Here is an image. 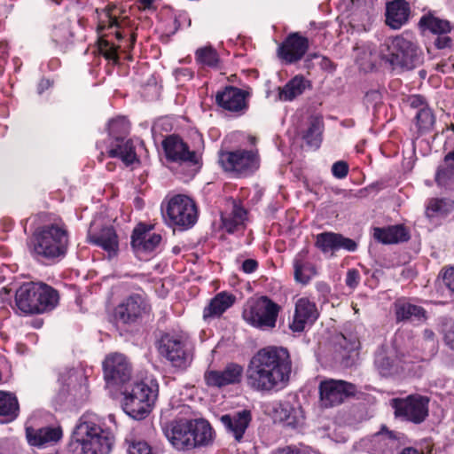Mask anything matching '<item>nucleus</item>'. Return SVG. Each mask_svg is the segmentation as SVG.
Wrapping results in <instances>:
<instances>
[{
	"label": "nucleus",
	"mask_w": 454,
	"mask_h": 454,
	"mask_svg": "<svg viewBox=\"0 0 454 454\" xmlns=\"http://www.w3.org/2000/svg\"><path fill=\"white\" fill-rule=\"evenodd\" d=\"M318 389L321 405L326 408L340 404L356 391L354 384L333 379L322 380Z\"/></svg>",
	"instance_id": "nucleus-12"
},
{
	"label": "nucleus",
	"mask_w": 454,
	"mask_h": 454,
	"mask_svg": "<svg viewBox=\"0 0 454 454\" xmlns=\"http://www.w3.org/2000/svg\"><path fill=\"white\" fill-rule=\"evenodd\" d=\"M117 422L114 414L106 419L87 411L82 415L73 433L69 448L82 454H109L114 444Z\"/></svg>",
	"instance_id": "nucleus-2"
},
{
	"label": "nucleus",
	"mask_w": 454,
	"mask_h": 454,
	"mask_svg": "<svg viewBox=\"0 0 454 454\" xmlns=\"http://www.w3.org/2000/svg\"><path fill=\"white\" fill-rule=\"evenodd\" d=\"M275 411H277L280 419L286 427L300 428L305 424L306 417L304 411L296 398H293L292 401L285 400L280 402Z\"/></svg>",
	"instance_id": "nucleus-24"
},
{
	"label": "nucleus",
	"mask_w": 454,
	"mask_h": 454,
	"mask_svg": "<svg viewBox=\"0 0 454 454\" xmlns=\"http://www.w3.org/2000/svg\"><path fill=\"white\" fill-rule=\"evenodd\" d=\"M374 364L380 374L384 377L394 375L402 369L400 360L395 357L394 352L384 348L377 351Z\"/></svg>",
	"instance_id": "nucleus-29"
},
{
	"label": "nucleus",
	"mask_w": 454,
	"mask_h": 454,
	"mask_svg": "<svg viewBox=\"0 0 454 454\" xmlns=\"http://www.w3.org/2000/svg\"><path fill=\"white\" fill-rule=\"evenodd\" d=\"M395 317L400 321H425L427 318L426 310L420 307L407 301H398L395 303Z\"/></svg>",
	"instance_id": "nucleus-36"
},
{
	"label": "nucleus",
	"mask_w": 454,
	"mask_h": 454,
	"mask_svg": "<svg viewBox=\"0 0 454 454\" xmlns=\"http://www.w3.org/2000/svg\"><path fill=\"white\" fill-rule=\"evenodd\" d=\"M246 92L232 86L226 87L216 94L217 104L229 112L242 114L247 109Z\"/></svg>",
	"instance_id": "nucleus-22"
},
{
	"label": "nucleus",
	"mask_w": 454,
	"mask_h": 454,
	"mask_svg": "<svg viewBox=\"0 0 454 454\" xmlns=\"http://www.w3.org/2000/svg\"><path fill=\"white\" fill-rule=\"evenodd\" d=\"M87 240L97 247H101L108 254V258L115 256L119 250L118 236L111 226L101 228L98 231H94L91 224L88 231Z\"/></svg>",
	"instance_id": "nucleus-20"
},
{
	"label": "nucleus",
	"mask_w": 454,
	"mask_h": 454,
	"mask_svg": "<svg viewBox=\"0 0 454 454\" xmlns=\"http://www.w3.org/2000/svg\"><path fill=\"white\" fill-rule=\"evenodd\" d=\"M251 419V412L247 410H242L232 414H225L220 418V421L223 425L226 432L231 434L237 442H242Z\"/></svg>",
	"instance_id": "nucleus-23"
},
{
	"label": "nucleus",
	"mask_w": 454,
	"mask_h": 454,
	"mask_svg": "<svg viewBox=\"0 0 454 454\" xmlns=\"http://www.w3.org/2000/svg\"><path fill=\"white\" fill-rule=\"evenodd\" d=\"M234 301L235 296L229 293L221 292L217 294L210 300L208 305L204 308V319L219 317L233 305Z\"/></svg>",
	"instance_id": "nucleus-32"
},
{
	"label": "nucleus",
	"mask_w": 454,
	"mask_h": 454,
	"mask_svg": "<svg viewBox=\"0 0 454 454\" xmlns=\"http://www.w3.org/2000/svg\"><path fill=\"white\" fill-rule=\"evenodd\" d=\"M222 219L223 225L229 233H233L234 231H239L240 228L244 227V224L238 223V221L236 222V219L231 215L229 216L223 217Z\"/></svg>",
	"instance_id": "nucleus-50"
},
{
	"label": "nucleus",
	"mask_w": 454,
	"mask_h": 454,
	"mask_svg": "<svg viewBox=\"0 0 454 454\" xmlns=\"http://www.w3.org/2000/svg\"><path fill=\"white\" fill-rule=\"evenodd\" d=\"M115 7L103 10L98 15V29L104 31L106 29L117 28L120 27V23L117 20V17L114 13Z\"/></svg>",
	"instance_id": "nucleus-46"
},
{
	"label": "nucleus",
	"mask_w": 454,
	"mask_h": 454,
	"mask_svg": "<svg viewBox=\"0 0 454 454\" xmlns=\"http://www.w3.org/2000/svg\"><path fill=\"white\" fill-rule=\"evenodd\" d=\"M380 58L393 69L411 70L423 62V52L411 33L388 37L380 44Z\"/></svg>",
	"instance_id": "nucleus-3"
},
{
	"label": "nucleus",
	"mask_w": 454,
	"mask_h": 454,
	"mask_svg": "<svg viewBox=\"0 0 454 454\" xmlns=\"http://www.w3.org/2000/svg\"><path fill=\"white\" fill-rule=\"evenodd\" d=\"M429 399L421 395H410L405 398H395L391 401L395 415L414 424L422 423L428 416Z\"/></svg>",
	"instance_id": "nucleus-11"
},
{
	"label": "nucleus",
	"mask_w": 454,
	"mask_h": 454,
	"mask_svg": "<svg viewBox=\"0 0 454 454\" xmlns=\"http://www.w3.org/2000/svg\"><path fill=\"white\" fill-rule=\"evenodd\" d=\"M281 309V306L268 296H261L247 301L242 317L248 325L255 328L271 330L276 326Z\"/></svg>",
	"instance_id": "nucleus-7"
},
{
	"label": "nucleus",
	"mask_w": 454,
	"mask_h": 454,
	"mask_svg": "<svg viewBox=\"0 0 454 454\" xmlns=\"http://www.w3.org/2000/svg\"><path fill=\"white\" fill-rule=\"evenodd\" d=\"M400 454H419V452L411 447L404 448Z\"/></svg>",
	"instance_id": "nucleus-63"
},
{
	"label": "nucleus",
	"mask_w": 454,
	"mask_h": 454,
	"mask_svg": "<svg viewBox=\"0 0 454 454\" xmlns=\"http://www.w3.org/2000/svg\"><path fill=\"white\" fill-rule=\"evenodd\" d=\"M309 87V82L302 75H295L288 81L283 87H278V98L280 101H293L301 96L307 88Z\"/></svg>",
	"instance_id": "nucleus-33"
},
{
	"label": "nucleus",
	"mask_w": 454,
	"mask_h": 454,
	"mask_svg": "<svg viewBox=\"0 0 454 454\" xmlns=\"http://www.w3.org/2000/svg\"><path fill=\"white\" fill-rule=\"evenodd\" d=\"M129 121L123 116L110 120L108 122V133L111 142H114L116 137L126 138L129 133Z\"/></svg>",
	"instance_id": "nucleus-42"
},
{
	"label": "nucleus",
	"mask_w": 454,
	"mask_h": 454,
	"mask_svg": "<svg viewBox=\"0 0 454 454\" xmlns=\"http://www.w3.org/2000/svg\"><path fill=\"white\" fill-rule=\"evenodd\" d=\"M153 0H138V3L144 10L150 9L153 5Z\"/></svg>",
	"instance_id": "nucleus-62"
},
{
	"label": "nucleus",
	"mask_w": 454,
	"mask_h": 454,
	"mask_svg": "<svg viewBox=\"0 0 454 454\" xmlns=\"http://www.w3.org/2000/svg\"><path fill=\"white\" fill-rule=\"evenodd\" d=\"M196 59L200 64L215 67L218 64L219 57L212 47H204L197 50Z\"/></svg>",
	"instance_id": "nucleus-48"
},
{
	"label": "nucleus",
	"mask_w": 454,
	"mask_h": 454,
	"mask_svg": "<svg viewBox=\"0 0 454 454\" xmlns=\"http://www.w3.org/2000/svg\"><path fill=\"white\" fill-rule=\"evenodd\" d=\"M176 78L180 81L182 78L190 80L192 78L193 73L189 68H180L175 71Z\"/></svg>",
	"instance_id": "nucleus-58"
},
{
	"label": "nucleus",
	"mask_w": 454,
	"mask_h": 454,
	"mask_svg": "<svg viewBox=\"0 0 454 454\" xmlns=\"http://www.w3.org/2000/svg\"><path fill=\"white\" fill-rule=\"evenodd\" d=\"M51 41L60 51H64L72 42L73 33L70 30L68 21H64L59 26H55L51 34Z\"/></svg>",
	"instance_id": "nucleus-39"
},
{
	"label": "nucleus",
	"mask_w": 454,
	"mask_h": 454,
	"mask_svg": "<svg viewBox=\"0 0 454 454\" xmlns=\"http://www.w3.org/2000/svg\"><path fill=\"white\" fill-rule=\"evenodd\" d=\"M435 182L440 186H448L454 182V163L446 162L441 164L435 174Z\"/></svg>",
	"instance_id": "nucleus-44"
},
{
	"label": "nucleus",
	"mask_w": 454,
	"mask_h": 454,
	"mask_svg": "<svg viewBox=\"0 0 454 454\" xmlns=\"http://www.w3.org/2000/svg\"><path fill=\"white\" fill-rule=\"evenodd\" d=\"M451 34H439L434 40V45L438 49L450 48L452 44Z\"/></svg>",
	"instance_id": "nucleus-53"
},
{
	"label": "nucleus",
	"mask_w": 454,
	"mask_h": 454,
	"mask_svg": "<svg viewBox=\"0 0 454 454\" xmlns=\"http://www.w3.org/2000/svg\"><path fill=\"white\" fill-rule=\"evenodd\" d=\"M50 86H51V82L49 80H47V79L41 80L38 84V92L40 94L43 93L45 90L50 88Z\"/></svg>",
	"instance_id": "nucleus-61"
},
{
	"label": "nucleus",
	"mask_w": 454,
	"mask_h": 454,
	"mask_svg": "<svg viewBox=\"0 0 454 454\" xmlns=\"http://www.w3.org/2000/svg\"><path fill=\"white\" fill-rule=\"evenodd\" d=\"M294 279L302 285L308 284L317 270L313 263L308 260V250L303 249L299 252L294 259Z\"/></svg>",
	"instance_id": "nucleus-31"
},
{
	"label": "nucleus",
	"mask_w": 454,
	"mask_h": 454,
	"mask_svg": "<svg viewBox=\"0 0 454 454\" xmlns=\"http://www.w3.org/2000/svg\"><path fill=\"white\" fill-rule=\"evenodd\" d=\"M444 340L450 348L454 349V326L445 333Z\"/></svg>",
	"instance_id": "nucleus-60"
},
{
	"label": "nucleus",
	"mask_w": 454,
	"mask_h": 454,
	"mask_svg": "<svg viewBox=\"0 0 454 454\" xmlns=\"http://www.w3.org/2000/svg\"><path fill=\"white\" fill-rule=\"evenodd\" d=\"M348 172V166L345 161H337L332 167L333 175L339 178H344Z\"/></svg>",
	"instance_id": "nucleus-49"
},
{
	"label": "nucleus",
	"mask_w": 454,
	"mask_h": 454,
	"mask_svg": "<svg viewBox=\"0 0 454 454\" xmlns=\"http://www.w3.org/2000/svg\"><path fill=\"white\" fill-rule=\"evenodd\" d=\"M420 24L435 35L454 34V30L448 20H441L434 16H425L421 18Z\"/></svg>",
	"instance_id": "nucleus-41"
},
{
	"label": "nucleus",
	"mask_w": 454,
	"mask_h": 454,
	"mask_svg": "<svg viewBox=\"0 0 454 454\" xmlns=\"http://www.w3.org/2000/svg\"><path fill=\"white\" fill-rule=\"evenodd\" d=\"M27 442L32 446L46 447L58 442L62 437V430L59 427H45L38 429L26 428Z\"/></svg>",
	"instance_id": "nucleus-25"
},
{
	"label": "nucleus",
	"mask_w": 454,
	"mask_h": 454,
	"mask_svg": "<svg viewBox=\"0 0 454 454\" xmlns=\"http://www.w3.org/2000/svg\"><path fill=\"white\" fill-rule=\"evenodd\" d=\"M164 434L176 450L192 449L191 420H178L167 425Z\"/></svg>",
	"instance_id": "nucleus-18"
},
{
	"label": "nucleus",
	"mask_w": 454,
	"mask_h": 454,
	"mask_svg": "<svg viewBox=\"0 0 454 454\" xmlns=\"http://www.w3.org/2000/svg\"><path fill=\"white\" fill-rule=\"evenodd\" d=\"M34 292V283H26L22 285L16 292L15 301L18 309L24 314H35V297L32 294Z\"/></svg>",
	"instance_id": "nucleus-37"
},
{
	"label": "nucleus",
	"mask_w": 454,
	"mask_h": 454,
	"mask_svg": "<svg viewBox=\"0 0 454 454\" xmlns=\"http://www.w3.org/2000/svg\"><path fill=\"white\" fill-rule=\"evenodd\" d=\"M292 362L286 348L267 347L257 351L246 370L247 386L256 392L283 390L290 380Z\"/></svg>",
	"instance_id": "nucleus-1"
},
{
	"label": "nucleus",
	"mask_w": 454,
	"mask_h": 454,
	"mask_svg": "<svg viewBox=\"0 0 454 454\" xmlns=\"http://www.w3.org/2000/svg\"><path fill=\"white\" fill-rule=\"evenodd\" d=\"M433 335H434L433 332L428 331V330H426V331H425V336H426L427 338H432V337H433Z\"/></svg>",
	"instance_id": "nucleus-64"
},
{
	"label": "nucleus",
	"mask_w": 454,
	"mask_h": 454,
	"mask_svg": "<svg viewBox=\"0 0 454 454\" xmlns=\"http://www.w3.org/2000/svg\"><path fill=\"white\" fill-rule=\"evenodd\" d=\"M345 282L348 287L352 289L356 288L360 282L359 271L356 269L348 270L346 275Z\"/></svg>",
	"instance_id": "nucleus-52"
},
{
	"label": "nucleus",
	"mask_w": 454,
	"mask_h": 454,
	"mask_svg": "<svg viewBox=\"0 0 454 454\" xmlns=\"http://www.w3.org/2000/svg\"><path fill=\"white\" fill-rule=\"evenodd\" d=\"M127 454H160L146 441L141 439L126 440Z\"/></svg>",
	"instance_id": "nucleus-45"
},
{
	"label": "nucleus",
	"mask_w": 454,
	"mask_h": 454,
	"mask_svg": "<svg viewBox=\"0 0 454 454\" xmlns=\"http://www.w3.org/2000/svg\"><path fill=\"white\" fill-rule=\"evenodd\" d=\"M192 449L206 446L213 442L214 433L210 424L205 419L191 420Z\"/></svg>",
	"instance_id": "nucleus-35"
},
{
	"label": "nucleus",
	"mask_w": 454,
	"mask_h": 454,
	"mask_svg": "<svg viewBox=\"0 0 454 454\" xmlns=\"http://www.w3.org/2000/svg\"><path fill=\"white\" fill-rule=\"evenodd\" d=\"M309 48V40L298 33L291 34L278 48V55L286 63L300 60Z\"/></svg>",
	"instance_id": "nucleus-21"
},
{
	"label": "nucleus",
	"mask_w": 454,
	"mask_h": 454,
	"mask_svg": "<svg viewBox=\"0 0 454 454\" xmlns=\"http://www.w3.org/2000/svg\"><path fill=\"white\" fill-rule=\"evenodd\" d=\"M107 153L112 158H119L126 165H130L137 160L133 142L123 137H116L114 142L110 143Z\"/></svg>",
	"instance_id": "nucleus-28"
},
{
	"label": "nucleus",
	"mask_w": 454,
	"mask_h": 454,
	"mask_svg": "<svg viewBox=\"0 0 454 454\" xmlns=\"http://www.w3.org/2000/svg\"><path fill=\"white\" fill-rule=\"evenodd\" d=\"M318 316L316 303L309 298L301 297L295 302L294 314L289 327L294 333H301L307 326L312 325Z\"/></svg>",
	"instance_id": "nucleus-16"
},
{
	"label": "nucleus",
	"mask_w": 454,
	"mask_h": 454,
	"mask_svg": "<svg viewBox=\"0 0 454 454\" xmlns=\"http://www.w3.org/2000/svg\"><path fill=\"white\" fill-rule=\"evenodd\" d=\"M32 294L35 297V314L43 313L53 309L59 301V294L52 287L42 284L34 283V292Z\"/></svg>",
	"instance_id": "nucleus-26"
},
{
	"label": "nucleus",
	"mask_w": 454,
	"mask_h": 454,
	"mask_svg": "<svg viewBox=\"0 0 454 454\" xmlns=\"http://www.w3.org/2000/svg\"><path fill=\"white\" fill-rule=\"evenodd\" d=\"M152 307L140 294L124 298L114 309V318L118 324L131 325L150 317Z\"/></svg>",
	"instance_id": "nucleus-10"
},
{
	"label": "nucleus",
	"mask_w": 454,
	"mask_h": 454,
	"mask_svg": "<svg viewBox=\"0 0 454 454\" xmlns=\"http://www.w3.org/2000/svg\"><path fill=\"white\" fill-rule=\"evenodd\" d=\"M103 370L107 384H125L131 377L130 363L124 355L120 353L108 355L103 362Z\"/></svg>",
	"instance_id": "nucleus-13"
},
{
	"label": "nucleus",
	"mask_w": 454,
	"mask_h": 454,
	"mask_svg": "<svg viewBox=\"0 0 454 454\" xmlns=\"http://www.w3.org/2000/svg\"><path fill=\"white\" fill-rule=\"evenodd\" d=\"M410 105L414 108H422L423 106H427L424 101V98L419 95H414L410 98Z\"/></svg>",
	"instance_id": "nucleus-59"
},
{
	"label": "nucleus",
	"mask_w": 454,
	"mask_h": 454,
	"mask_svg": "<svg viewBox=\"0 0 454 454\" xmlns=\"http://www.w3.org/2000/svg\"><path fill=\"white\" fill-rule=\"evenodd\" d=\"M344 343L340 342L341 348L348 352L356 350L359 348V341L356 338L352 337L348 341L344 335L341 336Z\"/></svg>",
	"instance_id": "nucleus-56"
},
{
	"label": "nucleus",
	"mask_w": 454,
	"mask_h": 454,
	"mask_svg": "<svg viewBox=\"0 0 454 454\" xmlns=\"http://www.w3.org/2000/svg\"><path fill=\"white\" fill-rule=\"evenodd\" d=\"M159 394V385L154 380L135 383L130 390L122 392L121 403L124 412L134 419H145L153 410Z\"/></svg>",
	"instance_id": "nucleus-5"
},
{
	"label": "nucleus",
	"mask_w": 454,
	"mask_h": 454,
	"mask_svg": "<svg viewBox=\"0 0 454 454\" xmlns=\"http://www.w3.org/2000/svg\"><path fill=\"white\" fill-rule=\"evenodd\" d=\"M454 210V201L447 199H432L427 207L429 217L444 215Z\"/></svg>",
	"instance_id": "nucleus-43"
},
{
	"label": "nucleus",
	"mask_w": 454,
	"mask_h": 454,
	"mask_svg": "<svg viewBox=\"0 0 454 454\" xmlns=\"http://www.w3.org/2000/svg\"><path fill=\"white\" fill-rule=\"evenodd\" d=\"M445 286L454 294V267L447 269L442 276Z\"/></svg>",
	"instance_id": "nucleus-55"
},
{
	"label": "nucleus",
	"mask_w": 454,
	"mask_h": 454,
	"mask_svg": "<svg viewBox=\"0 0 454 454\" xmlns=\"http://www.w3.org/2000/svg\"><path fill=\"white\" fill-rule=\"evenodd\" d=\"M161 241L160 234L151 231V228L139 223L133 231L131 246L138 256L149 254L155 250Z\"/></svg>",
	"instance_id": "nucleus-19"
},
{
	"label": "nucleus",
	"mask_w": 454,
	"mask_h": 454,
	"mask_svg": "<svg viewBox=\"0 0 454 454\" xmlns=\"http://www.w3.org/2000/svg\"><path fill=\"white\" fill-rule=\"evenodd\" d=\"M162 147L166 158L170 161L188 162L192 165H197L200 162V156L195 151H191L178 136L167 137L162 141Z\"/></svg>",
	"instance_id": "nucleus-14"
},
{
	"label": "nucleus",
	"mask_w": 454,
	"mask_h": 454,
	"mask_svg": "<svg viewBox=\"0 0 454 454\" xmlns=\"http://www.w3.org/2000/svg\"><path fill=\"white\" fill-rule=\"evenodd\" d=\"M417 126L420 131L429 130L434 123V115L427 106L419 109L416 114Z\"/></svg>",
	"instance_id": "nucleus-47"
},
{
	"label": "nucleus",
	"mask_w": 454,
	"mask_h": 454,
	"mask_svg": "<svg viewBox=\"0 0 454 454\" xmlns=\"http://www.w3.org/2000/svg\"><path fill=\"white\" fill-rule=\"evenodd\" d=\"M373 237L383 244H395L409 239V233L402 225H394L387 228H374Z\"/></svg>",
	"instance_id": "nucleus-34"
},
{
	"label": "nucleus",
	"mask_w": 454,
	"mask_h": 454,
	"mask_svg": "<svg viewBox=\"0 0 454 454\" xmlns=\"http://www.w3.org/2000/svg\"><path fill=\"white\" fill-rule=\"evenodd\" d=\"M241 268L245 273L250 274L256 270L258 268V262L254 259H247L243 262Z\"/></svg>",
	"instance_id": "nucleus-57"
},
{
	"label": "nucleus",
	"mask_w": 454,
	"mask_h": 454,
	"mask_svg": "<svg viewBox=\"0 0 454 454\" xmlns=\"http://www.w3.org/2000/svg\"><path fill=\"white\" fill-rule=\"evenodd\" d=\"M19 408L18 399L13 394L0 391V416L13 420L19 414Z\"/></svg>",
	"instance_id": "nucleus-40"
},
{
	"label": "nucleus",
	"mask_w": 454,
	"mask_h": 454,
	"mask_svg": "<svg viewBox=\"0 0 454 454\" xmlns=\"http://www.w3.org/2000/svg\"><path fill=\"white\" fill-rule=\"evenodd\" d=\"M308 129L304 132L302 138L306 144L314 148H318L322 141L323 121L321 117L310 116L308 121Z\"/></svg>",
	"instance_id": "nucleus-38"
},
{
	"label": "nucleus",
	"mask_w": 454,
	"mask_h": 454,
	"mask_svg": "<svg viewBox=\"0 0 454 454\" xmlns=\"http://www.w3.org/2000/svg\"><path fill=\"white\" fill-rule=\"evenodd\" d=\"M100 51L107 59L116 60L118 59L116 48L106 41L101 43Z\"/></svg>",
	"instance_id": "nucleus-51"
},
{
	"label": "nucleus",
	"mask_w": 454,
	"mask_h": 454,
	"mask_svg": "<svg viewBox=\"0 0 454 454\" xmlns=\"http://www.w3.org/2000/svg\"><path fill=\"white\" fill-rule=\"evenodd\" d=\"M315 246L323 254H330L331 255H333L340 249L354 252L357 248V244L353 239L332 231H325L317 234Z\"/></svg>",
	"instance_id": "nucleus-17"
},
{
	"label": "nucleus",
	"mask_w": 454,
	"mask_h": 454,
	"mask_svg": "<svg viewBox=\"0 0 454 454\" xmlns=\"http://www.w3.org/2000/svg\"><path fill=\"white\" fill-rule=\"evenodd\" d=\"M166 215L170 224L187 230L197 222V206L189 196L176 194L167 200Z\"/></svg>",
	"instance_id": "nucleus-9"
},
{
	"label": "nucleus",
	"mask_w": 454,
	"mask_h": 454,
	"mask_svg": "<svg viewBox=\"0 0 454 454\" xmlns=\"http://www.w3.org/2000/svg\"><path fill=\"white\" fill-rule=\"evenodd\" d=\"M372 450L379 454L392 453L398 447V438L393 431L385 427L370 439Z\"/></svg>",
	"instance_id": "nucleus-30"
},
{
	"label": "nucleus",
	"mask_w": 454,
	"mask_h": 454,
	"mask_svg": "<svg viewBox=\"0 0 454 454\" xmlns=\"http://www.w3.org/2000/svg\"><path fill=\"white\" fill-rule=\"evenodd\" d=\"M159 353L178 371L191 366L194 357V347L189 335L183 332L166 333L158 343Z\"/></svg>",
	"instance_id": "nucleus-6"
},
{
	"label": "nucleus",
	"mask_w": 454,
	"mask_h": 454,
	"mask_svg": "<svg viewBox=\"0 0 454 454\" xmlns=\"http://www.w3.org/2000/svg\"><path fill=\"white\" fill-rule=\"evenodd\" d=\"M244 373L242 365L229 363L223 370H207L204 373V380L208 387H223L229 385L239 384Z\"/></svg>",
	"instance_id": "nucleus-15"
},
{
	"label": "nucleus",
	"mask_w": 454,
	"mask_h": 454,
	"mask_svg": "<svg viewBox=\"0 0 454 454\" xmlns=\"http://www.w3.org/2000/svg\"><path fill=\"white\" fill-rule=\"evenodd\" d=\"M68 231L64 223L57 222L38 228L31 241V254L37 260H55L65 255Z\"/></svg>",
	"instance_id": "nucleus-4"
},
{
	"label": "nucleus",
	"mask_w": 454,
	"mask_h": 454,
	"mask_svg": "<svg viewBox=\"0 0 454 454\" xmlns=\"http://www.w3.org/2000/svg\"><path fill=\"white\" fill-rule=\"evenodd\" d=\"M231 215L238 221V223L245 224L247 211L239 205L234 203Z\"/></svg>",
	"instance_id": "nucleus-54"
},
{
	"label": "nucleus",
	"mask_w": 454,
	"mask_h": 454,
	"mask_svg": "<svg viewBox=\"0 0 454 454\" xmlns=\"http://www.w3.org/2000/svg\"><path fill=\"white\" fill-rule=\"evenodd\" d=\"M218 161L223 169L235 177H245L260 167L257 150L237 149L219 153Z\"/></svg>",
	"instance_id": "nucleus-8"
},
{
	"label": "nucleus",
	"mask_w": 454,
	"mask_h": 454,
	"mask_svg": "<svg viewBox=\"0 0 454 454\" xmlns=\"http://www.w3.org/2000/svg\"><path fill=\"white\" fill-rule=\"evenodd\" d=\"M410 6L405 0H393L387 4L386 23L394 29L400 28L409 19Z\"/></svg>",
	"instance_id": "nucleus-27"
}]
</instances>
